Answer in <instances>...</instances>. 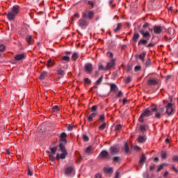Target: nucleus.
Listing matches in <instances>:
<instances>
[{
  "label": "nucleus",
  "instance_id": "obj_1",
  "mask_svg": "<svg viewBox=\"0 0 178 178\" xmlns=\"http://www.w3.org/2000/svg\"><path fill=\"white\" fill-rule=\"evenodd\" d=\"M19 6H14L7 14L8 20H15V17L19 15Z\"/></svg>",
  "mask_w": 178,
  "mask_h": 178
},
{
  "label": "nucleus",
  "instance_id": "obj_2",
  "mask_svg": "<svg viewBox=\"0 0 178 178\" xmlns=\"http://www.w3.org/2000/svg\"><path fill=\"white\" fill-rule=\"evenodd\" d=\"M156 111H158L156 108H152V111L149 109H146L140 116L138 119L139 122H140V123H144V118L151 116V115H152V112H156Z\"/></svg>",
  "mask_w": 178,
  "mask_h": 178
},
{
  "label": "nucleus",
  "instance_id": "obj_3",
  "mask_svg": "<svg viewBox=\"0 0 178 178\" xmlns=\"http://www.w3.org/2000/svg\"><path fill=\"white\" fill-rule=\"evenodd\" d=\"M166 108V113L170 116V115H172L174 111H175V106L172 103H168V104L165 106Z\"/></svg>",
  "mask_w": 178,
  "mask_h": 178
},
{
  "label": "nucleus",
  "instance_id": "obj_4",
  "mask_svg": "<svg viewBox=\"0 0 178 178\" xmlns=\"http://www.w3.org/2000/svg\"><path fill=\"white\" fill-rule=\"evenodd\" d=\"M82 17H83V19H90L91 20V19H92V17H94V12L85 11L83 13Z\"/></svg>",
  "mask_w": 178,
  "mask_h": 178
},
{
  "label": "nucleus",
  "instance_id": "obj_5",
  "mask_svg": "<svg viewBox=\"0 0 178 178\" xmlns=\"http://www.w3.org/2000/svg\"><path fill=\"white\" fill-rule=\"evenodd\" d=\"M115 60L116 59L113 58L107 63L106 70H111V69H112L113 67H115V65H116Z\"/></svg>",
  "mask_w": 178,
  "mask_h": 178
},
{
  "label": "nucleus",
  "instance_id": "obj_6",
  "mask_svg": "<svg viewBox=\"0 0 178 178\" xmlns=\"http://www.w3.org/2000/svg\"><path fill=\"white\" fill-rule=\"evenodd\" d=\"M154 34H161V33H162V31H163V29L162 28L161 26L159 25H155L154 26Z\"/></svg>",
  "mask_w": 178,
  "mask_h": 178
},
{
  "label": "nucleus",
  "instance_id": "obj_7",
  "mask_svg": "<svg viewBox=\"0 0 178 178\" xmlns=\"http://www.w3.org/2000/svg\"><path fill=\"white\" fill-rule=\"evenodd\" d=\"M26 56L27 55L26 54H17L15 56V60H23V59H26Z\"/></svg>",
  "mask_w": 178,
  "mask_h": 178
},
{
  "label": "nucleus",
  "instance_id": "obj_8",
  "mask_svg": "<svg viewBox=\"0 0 178 178\" xmlns=\"http://www.w3.org/2000/svg\"><path fill=\"white\" fill-rule=\"evenodd\" d=\"M67 156V152H63L60 154H56V159L59 161V159H65Z\"/></svg>",
  "mask_w": 178,
  "mask_h": 178
},
{
  "label": "nucleus",
  "instance_id": "obj_9",
  "mask_svg": "<svg viewBox=\"0 0 178 178\" xmlns=\"http://www.w3.org/2000/svg\"><path fill=\"white\" fill-rule=\"evenodd\" d=\"M85 70L87 73H92V64L87 63L85 65Z\"/></svg>",
  "mask_w": 178,
  "mask_h": 178
},
{
  "label": "nucleus",
  "instance_id": "obj_10",
  "mask_svg": "<svg viewBox=\"0 0 178 178\" xmlns=\"http://www.w3.org/2000/svg\"><path fill=\"white\" fill-rule=\"evenodd\" d=\"M140 33L143 35V38H151V33H149V32L140 30Z\"/></svg>",
  "mask_w": 178,
  "mask_h": 178
},
{
  "label": "nucleus",
  "instance_id": "obj_11",
  "mask_svg": "<svg viewBox=\"0 0 178 178\" xmlns=\"http://www.w3.org/2000/svg\"><path fill=\"white\" fill-rule=\"evenodd\" d=\"M67 137V135L66 134V133L63 132L60 134V141H62V143H64V144H66L67 140H66V138Z\"/></svg>",
  "mask_w": 178,
  "mask_h": 178
},
{
  "label": "nucleus",
  "instance_id": "obj_12",
  "mask_svg": "<svg viewBox=\"0 0 178 178\" xmlns=\"http://www.w3.org/2000/svg\"><path fill=\"white\" fill-rule=\"evenodd\" d=\"M110 152L111 154H113V155H116V154L119 152V149H118L116 146H113L110 148Z\"/></svg>",
  "mask_w": 178,
  "mask_h": 178
},
{
  "label": "nucleus",
  "instance_id": "obj_13",
  "mask_svg": "<svg viewBox=\"0 0 178 178\" xmlns=\"http://www.w3.org/2000/svg\"><path fill=\"white\" fill-rule=\"evenodd\" d=\"M78 24L79 27H84V26H88V24L87 23V22H86V20L84 19H80L78 22Z\"/></svg>",
  "mask_w": 178,
  "mask_h": 178
},
{
  "label": "nucleus",
  "instance_id": "obj_14",
  "mask_svg": "<svg viewBox=\"0 0 178 178\" xmlns=\"http://www.w3.org/2000/svg\"><path fill=\"white\" fill-rule=\"evenodd\" d=\"M73 167H68L65 170V175H66L67 176L71 175V173H73Z\"/></svg>",
  "mask_w": 178,
  "mask_h": 178
},
{
  "label": "nucleus",
  "instance_id": "obj_15",
  "mask_svg": "<svg viewBox=\"0 0 178 178\" xmlns=\"http://www.w3.org/2000/svg\"><path fill=\"white\" fill-rule=\"evenodd\" d=\"M26 40L28 42L29 45H31L34 42V40L31 35H27Z\"/></svg>",
  "mask_w": 178,
  "mask_h": 178
},
{
  "label": "nucleus",
  "instance_id": "obj_16",
  "mask_svg": "<svg viewBox=\"0 0 178 178\" xmlns=\"http://www.w3.org/2000/svg\"><path fill=\"white\" fill-rule=\"evenodd\" d=\"M147 84L149 86H156L158 84V81H156V79H149L148 81H147Z\"/></svg>",
  "mask_w": 178,
  "mask_h": 178
},
{
  "label": "nucleus",
  "instance_id": "obj_17",
  "mask_svg": "<svg viewBox=\"0 0 178 178\" xmlns=\"http://www.w3.org/2000/svg\"><path fill=\"white\" fill-rule=\"evenodd\" d=\"M145 161H147V157H145V155L143 154L139 160V163L143 166L144 163H145Z\"/></svg>",
  "mask_w": 178,
  "mask_h": 178
},
{
  "label": "nucleus",
  "instance_id": "obj_18",
  "mask_svg": "<svg viewBox=\"0 0 178 178\" xmlns=\"http://www.w3.org/2000/svg\"><path fill=\"white\" fill-rule=\"evenodd\" d=\"M118 91V86L115 83H112L111 85V92H116Z\"/></svg>",
  "mask_w": 178,
  "mask_h": 178
},
{
  "label": "nucleus",
  "instance_id": "obj_19",
  "mask_svg": "<svg viewBox=\"0 0 178 178\" xmlns=\"http://www.w3.org/2000/svg\"><path fill=\"white\" fill-rule=\"evenodd\" d=\"M109 156V154H108V152L103 150L100 153V156L102 158H108V156Z\"/></svg>",
  "mask_w": 178,
  "mask_h": 178
},
{
  "label": "nucleus",
  "instance_id": "obj_20",
  "mask_svg": "<svg viewBox=\"0 0 178 178\" xmlns=\"http://www.w3.org/2000/svg\"><path fill=\"white\" fill-rule=\"evenodd\" d=\"M138 44V45H147V44H148V40L141 39L140 40H139Z\"/></svg>",
  "mask_w": 178,
  "mask_h": 178
},
{
  "label": "nucleus",
  "instance_id": "obj_21",
  "mask_svg": "<svg viewBox=\"0 0 178 178\" xmlns=\"http://www.w3.org/2000/svg\"><path fill=\"white\" fill-rule=\"evenodd\" d=\"M97 116V113H91L88 117V122H92L93 118H95Z\"/></svg>",
  "mask_w": 178,
  "mask_h": 178
},
{
  "label": "nucleus",
  "instance_id": "obj_22",
  "mask_svg": "<svg viewBox=\"0 0 178 178\" xmlns=\"http://www.w3.org/2000/svg\"><path fill=\"white\" fill-rule=\"evenodd\" d=\"M146 55H147V53L143 52V53L139 54L138 56L139 59H140V60H142V62H144V58H145Z\"/></svg>",
  "mask_w": 178,
  "mask_h": 178
},
{
  "label": "nucleus",
  "instance_id": "obj_23",
  "mask_svg": "<svg viewBox=\"0 0 178 178\" xmlns=\"http://www.w3.org/2000/svg\"><path fill=\"white\" fill-rule=\"evenodd\" d=\"M140 38V34L137 33H134V37H133V40L135 42H137V40H138Z\"/></svg>",
  "mask_w": 178,
  "mask_h": 178
},
{
  "label": "nucleus",
  "instance_id": "obj_24",
  "mask_svg": "<svg viewBox=\"0 0 178 178\" xmlns=\"http://www.w3.org/2000/svg\"><path fill=\"white\" fill-rule=\"evenodd\" d=\"M54 61L52 60V59H49V60H47V66L48 67H51V66H54Z\"/></svg>",
  "mask_w": 178,
  "mask_h": 178
},
{
  "label": "nucleus",
  "instance_id": "obj_25",
  "mask_svg": "<svg viewBox=\"0 0 178 178\" xmlns=\"http://www.w3.org/2000/svg\"><path fill=\"white\" fill-rule=\"evenodd\" d=\"M59 148L61 152H66V148H65V145H63V143H60Z\"/></svg>",
  "mask_w": 178,
  "mask_h": 178
},
{
  "label": "nucleus",
  "instance_id": "obj_26",
  "mask_svg": "<svg viewBox=\"0 0 178 178\" xmlns=\"http://www.w3.org/2000/svg\"><path fill=\"white\" fill-rule=\"evenodd\" d=\"M138 143H145V137L140 136L138 138Z\"/></svg>",
  "mask_w": 178,
  "mask_h": 178
},
{
  "label": "nucleus",
  "instance_id": "obj_27",
  "mask_svg": "<svg viewBox=\"0 0 178 178\" xmlns=\"http://www.w3.org/2000/svg\"><path fill=\"white\" fill-rule=\"evenodd\" d=\"M112 170H113V168L110 167V168H104V172L106 173H111Z\"/></svg>",
  "mask_w": 178,
  "mask_h": 178
},
{
  "label": "nucleus",
  "instance_id": "obj_28",
  "mask_svg": "<svg viewBox=\"0 0 178 178\" xmlns=\"http://www.w3.org/2000/svg\"><path fill=\"white\" fill-rule=\"evenodd\" d=\"M161 158L162 159H166L168 158V153L166 152H161Z\"/></svg>",
  "mask_w": 178,
  "mask_h": 178
},
{
  "label": "nucleus",
  "instance_id": "obj_29",
  "mask_svg": "<svg viewBox=\"0 0 178 178\" xmlns=\"http://www.w3.org/2000/svg\"><path fill=\"white\" fill-rule=\"evenodd\" d=\"M61 60H64L65 62H70V58L69 56H63L61 58Z\"/></svg>",
  "mask_w": 178,
  "mask_h": 178
},
{
  "label": "nucleus",
  "instance_id": "obj_30",
  "mask_svg": "<svg viewBox=\"0 0 178 178\" xmlns=\"http://www.w3.org/2000/svg\"><path fill=\"white\" fill-rule=\"evenodd\" d=\"M92 151V147H91V146H89L86 148V154H88V155H90V154H91V152Z\"/></svg>",
  "mask_w": 178,
  "mask_h": 178
},
{
  "label": "nucleus",
  "instance_id": "obj_31",
  "mask_svg": "<svg viewBox=\"0 0 178 178\" xmlns=\"http://www.w3.org/2000/svg\"><path fill=\"white\" fill-rule=\"evenodd\" d=\"M122 29V24H118L117 27L114 29L115 33H118Z\"/></svg>",
  "mask_w": 178,
  "mask_h": 178
},
{
  "label": "nucleus",
  "instance_id": "obj_32",
  "mask_svg": "<svg viewBox=\"0 0 178 178\" xmlns=\"http://www.w3.org/2000/svg\"><path fill=\"white\" fill-rule=\"evenodd\" d=\"M79 58V54L77 53H74L72 56V60H76Z\"/></svg>",
  "mask_w": 178,
  "mask_h": 178
},
{
  "label": "nucleus",
  "instance_id": "obj_33",
  "mask_svg": "<svg viewBox=\"0 0 178 178\" xmlns=\"http://www.w3.org/2000/svg\"><path fill=\"white\" fill-rule=\"evenodd\" d=\"M129 144L127 143H126L125 145H124V152H125V154H129Z\"/></svg>",
  "mask_w": 178,
  "mask_h": 178
},
{
  "label": "nucleus",
  "instance_id": "obj_34",
  "mask_svg": "<svg viewBox=\"0 0 178 178\" xmlns=\"http://www.w3.org/2000/svg\"><path fill=\"white\" fill-rule=\"evenodd\" d=\"M105 129H106V123L105 122L99 127V130H105Z\"/></svg>",
  "mask_w": 178,
  "mask_h": 178
},
{
  "label": "nucleus",
  "instance_id": "obj_35",
  "mask_svg": "<svg viewBox=\"0 0 178 178\" xmlns=\"http://www.w3.org/2000/svg\"><path fill=\"white\" fill-rule=\"evenodd\" d=\"M104 80V76H102L99 77V79L96 81V84L99 85L102 83V81Z\"/></svg>",
  "mask_w": 178,
  "mask_h": 178
},
{
  "label": "nucleus",
  "instance_id": "obj_36",
  "mask_svg": "<svg viewBox=\"0 0 178 178\" xmlns=\"http://www.w3.org/2000/svg\"><path fill=\"white\" fill-rule=\"evenodd\" d=\"M45 76H47V72H43L40 74L39 79H40V80H42V79H44L45 77Z\"/></svg>",
  "mask_w": 178,
  "mask_h": 178
},
{
  "label": "nucleus",
  "instance_id": "obj_37",
  "mask_svg": "<svg viewBox=\"0 0 178 178\" xmlns=\"http://www.w3.org/2000/svg\"><path fill=\"white\" fill-rule=\"evenodd\" d=\"M165 165L166 166H168V164H165V163H163V164H161L157 169V172H161L162 170V169H163V166H165Z\"/></svg>",
  "mask_w": 178,
  "mask_h": 178
},
{
  "label": "nucleus",
  "instance_id": "obj_38",
  "mask_svg": "<svg viewBox=\"0 0 178 178\" xmlns=\"http://www.w3.org/2000/svg\"><path fill=\"white\" fill-rule=\"evenodd\" d=\"M122 124L116 125L115 129V131H119L122 130Z\"/></svg>",
  "mask_w": 178,
  "mask_h": 178
},
{
  "label": "nucleus",
  "instance_id": "obj_39",
  "mask_svg": "<svg viewBox=\"0 0 178 178\" xmlns=\"http://www.w3.org/2000/svg\"><path fill=\"white\" fill-rule=\"evenodd\" d=\"M57 73L58 74H59L60 76H63V74H65V71H63L61 69H59L57 70Z\"/></svg>",
  "mask_w": 178,
  "mask_h": 178
},
{
  "label": "nucleus",
  "instance_id": "obj_40",
  "mask_svg": "<svg viewBox=\"0 0 178 178\" xmlns=\"http://www.w3.org/2000/svg\"><path fill=\"white\" fill-rule=\"evenodd\" d=\"M113 162H120V157H119V156L113 157Z\"/></svg>",
  "mask_w": 178,
  "mask_h": 178
},
{
  "label": "nucleus",
  "instance_id": "obj_41",
  "mask_svg": "<svg viewBox=\"0 0 178 178\" xmlns=\"http://www.w3.org/2000/svg\"><path fill=\"white\" fill-rule=\"evenodd\" d=\"M131 81V77H127L124 79V82L127 83V84H129V83H130Z\"/></svg>",
  "mask_w": 178,
  "mask_h": 178
},
{
  "label": "nucleus",
  "instance_id": "obj_42",
  "mask_svg": "<svg viewBox=\"0 0 178 178\" xmlns=\"http://www.w3.org/2000/svg\"><path fill=\"white\" fill-rule=\"evenodd\" d=\"M84 82L86 83V84H91V80L88 78H86L84 79Z\"/></svg>",
  "mask_w": 178,
  "mask_h": 178
},
{
  "label": "nucleus",
  "instance_id": "obj_43",
  "mask_svg": "<svg viewBox=\"0 0 178 178\" xmlns=\"http://www.w3.org/2000/svg\"><path fill=\"white\" fill-rule=\"evenodd\" d=\"M140 129L141 131H145V130H147V127L145 125H141L140 127Z\"/></svg>",
  "mask_w": 178,
  "mask_h": 178
},
{
  "label": "nucleus",
  "instance_id": "obj_44",
  "mask_svg": "<svg viewBox=\"0 0 178 178\" xmlns=\"http://www.w3.org/2000/svg\"><path fill=\"white\" fill-rule=\"evenodd\" d=\"M5 45L3 44H1L0 45V52H3V51H5Z\"/></svg>",
  "mask_w": 178,
  "mask_h": 178
},
{
  "label": "nucleus",
  "instance_id": "obj_45",
  "mask_svg": "<svg viewBox=\"0 0 178 178\" xmlns=\"http://www.w3.org/2000/svg\"><path fill=\"white\" fill-rule=\"evenodd\" d=\"M49 157L50 161H51L52 162H54L55 161V157H54L53 154H49Z\"/></svg>",
  "mask_w": 178,
  "mask_h": 178
},
{
  "label": "nucleus",
  "instance_id": "obj_46",
  "mask_svg": "<svg viewBox=\"0 0 178 178\" xmlns=\"http://www.w3.org/2000/svg\"><path fill=\"white\" fill-rule=\"evenodd\" d=\"M97 109H98V107L97 106H92L91 111L92 112H96Z\"/></svg>",
  "mask_w": 178,
  "mask_h": 178
},
{
  "label": "nucleus",
  "instance_id": "obj_47",
  "mask_svg": "<svg viewBox=\"0 0 178 178\" xmlns=\"http://www.w3.org/2000/svg\"><path fill=\"white\" fill-rule=\"evenodd\" d=\"M99 120H101L102 122H105V115H100Z\"/></svg>",
  "mask_w": 178,
  "mask_h": 178
},
{
  "label": "nucleus",
  "instance_id": "obj_48",
  "mask_svg": "<svg viewBox=\"0 0 178 178\" xmlns=\"http://www.w3.org/2000/svg\"><path fill=\"white\" fill-rule=\"evenodd\" d=\"M155 118H156V119H161V113H156Z\"/></svg>",
  "mask_w": 178,
  "mask_h": 178
},
{
  "label": "nucleus",
  "instance_id": "obj_49",
  "mask_svg": "<svg viewBox=\"0 0 178 178\" xmlns=\"http://www.w3.org/2000/svg\"><path fill=\"white\" fill-rule=\"evenodd\" d=\"M50 151L51 152V154H55V152H56V147L50 148Z\"/></svg>",
  "mask_w": 178,
  "mask_h": 178
},
{
  "label": "nucleus",
  "instance_id": "obj_50",
  "mask_svg": "<svg viewBox=\"0 0 178 178\" xmlns=\"http://www.w3.org/2000/svg\"><path fill=\"white\" fill-rule=\"evenodd\" d=\"M67 129L68 131H72V130H73V126L67 125Z\"/></svg>",
  "mask_w": 178,
  "mask_h": 178
},
{
  "label": "nucleus",
  "instance_id": "obj_51",
  "mask_svg": "<svg viewBox=\"0 0 178 178\" xmlns=\"http://www.w3.org/2000/svg\"><path fill=\"white\" fill-rule=\"evenodd\" d=\"M99 70H106V68H104L103 65H99Z\"/></svg>",
  "mask_w": 178,
  "mask_h": 178
},
{
  "label": "nucleus",
  "instance_id": "obj_52",
  "mask_svg": "<svg viewBox=\"0 0 178 178\" xmlns=\"http://www.w3.org/2000/svg\"><path fill=\"white\" fill-rule=\"evenodd\" d=\"M172 161H173L174 162H178V156H174L172 157Z\"/></svg>",
  "mask_w": 178,
  "mask_h": 178
},
{
  "label": "nucleus",
  "instance_id": "obj_53",
  "mask_svg": "<svg viewBox=\"0 0 178 178\" xmlns=\"http://www.w3.org/2000/svg\"><path fill=\"white\" fill-rule=\"evenodd\" d=\"M83 141H88L89 138L87 135H83Z\"/></svg>",
  "mask_w": 178,
  "mask_h": 178
},
{
  "label": "nucleus",
  "instance_id": "obj_54",
  "mask_svg": "<svg viewBox=\"0 0 178 178\" xmlns=\"http://www.w3.org/2000/svg\"><path fill=\"white\" fill-rule=\"evenodd\" d=\"M154 45L155 44L154 43H149L146 47H147V48H151L152 47H154Z\"/></svg>",
  "mask_w": 178,
  "mask_h": 178
},
{
  "label": "nucleus",
  "instance_id": "obj_55",
  "mask_svg": "<svg viewBox=\"0 0 178 178\" xmlns=\"http://www.w3.org/2000/svg\"><path fill=\"white\" fill-rule=\"evenodd\" d=\"M141 70V67L140 66H136L135 67V72H138V70Z\"/></svg>",
  "mask_w": 178,
  "mask_h": 178
},
{
  "label": "nucleus",
  "instance_id": "obj_56",
  "mask_svg": "<svg viewBox=\"0 0 178 178\" xmlns=\"http://www.w3.org/2000/svg\"><path fill=\"white\" fill-rule=\"evenodd\" d=\"M119 176H120V172H119V171H116L115 178H119Z\"/></svg>",
  "mask_w": 178,
  "mask_h": 178
},
{
  "label": "nucleus",
  "instance_id": "obj_57",
  "mask_svg": "<svg viewBox=\"0 0 178 178\" xmlns=\"http://www.w3.org/2000/svg\"><path fill=\"white\" fill-rule=\"evenodd\" d=\"M28 175L29 176H33V172L30 170V168H28Z\"/></svg>",
  "mask_w": 178,
  "mask_h": 178
},
{
  "label": "nucleus",
  "instance_id": "obj_58",
  "mask_svg": "<svg viewBox=\"0 0 178 178\" xmlns=\"http://www.w3.org/2000/svg\"><path fill=\"white\" fill-rule=\"evenodd\" d=\"M95 178H102V175L99 173L95 175Z\"/></svg>",
  "mask_w": 178,
  "mask_h": 178
},
{
  "label": "nucleus",
  "instance_id": "obj_59",
  "mask_svg": "<svg viewBox=\"0 0 178 178\" xmlns=\"http://www.w3.org/2000/svg\"><path fill=\"white\" fill-rule=\"evenodd\" d=\"M108 56H109V58H113V54L111 51L108 52Z\"/></svg>",
  "mask_w": 178,
  "mask_h": 178
},
{
  "label": "nucleus",
  "instance_id": "obj_60",
  "mask_svg": "<svg viewBox=\"0 0 178 178\" xmlns=\"http://www.w3.org/2000/svg\"><path fill=\"white\" fill-rule=\"evenodd\" d=\"M79 17H80V15H79V13H76L74 15V18H75V19H79Z\"/></svg>",
  "mask_w": 178,
  "mask_h": 178
},
{
  "label": "nucleus",
  "instance_id": "obj_61",
  "mask_svg": "<svg viewBox=\"0 0 178 178\" xmlns=\"http://www.w3.org/2000/svg\"><path fill=\"white\" fill-rule=\"evenodd\" d=\"M88 5H91V6L92 7V8H94V3L92 2V1H89L88 2Z\"/></svg>",
  "mask_w": 178,
  "mask_h": 178
},
{
  "label": "nucleus",
  "instance_id": "obj_62",
  "mask_svg": "<svg viewBox=\"0 0 178 178\" xmlns=\"http://www.w3.org/2000/svg\"><path fill=\"white\" fill-rule=\"evenodd\" d=\"M172 170H174V172H175V173H178V169L176 168V167L173 166V167H172Z\"/></svg>",
  "mask_w": 178,
  "mask_h": 178
},
{
  "label": "nucleus",
  "instance_id": "obj_63",
  "mask_svg": "<svg viewBox=\"0 0 178 178\" xmlns=\"http://www.w3.org/2000/svg\"><path fill=\"white\" fill-rule=\"evenodd\" d=\"M149 26V24L145 23V24L143 26V29H147V27H148Z\"/></svg>",
  "mask_w": 178,
  "mask_h": 178
},
{
  "label": "nucleus",
  "instance_id": "obj_64",
  "mask_svg": "<svg viewBox=\"0 0 178 178\" xmlns=\"http://www.w3.org/2000/svg\"><path fill=\"white\" fill-rule=\"evenodd\" d=\"M122 94H123V93L122 92V91H119V92H118L117 97H122Z\"/></svg>",
  "mask_w": 178,
  "mask_h": 178
}]
</instances>
